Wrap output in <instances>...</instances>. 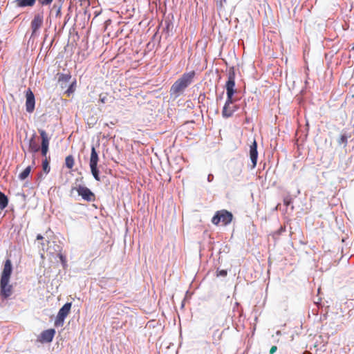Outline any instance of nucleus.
Segmentation results:
<instances>
[{
    "label": "nucleus",
    "instance_id": "nucleus-1",
    "mask_svg": "<svg viewBox=\"0 0 354 354\" xmlns=\"http://www.w3.org/2000/svg\"><path fill=\"white\" fill-rule=\"evenodd\" d=\"M235 76L234 68L231 67L227 71V81L225 86L227 100L222 110V115L225 118L232 116L234 113L238 109V106L233 104L235 101L233 95L236 93V89H235Z\"/></svg>",
    "mask_w": 354,
    "mask_h": 354
},
{
    "label": "nucleus",
    "instance_id": "nucleus-2",
    "mask_svg": "<svg viewBox=\"0 0 354 354\" xmlns=\"http://www.w3.org/2000/svg\"><path fill=\"white\" fill-rule=\"evenodd\" d=\"M196 75L194 71L183 73L170 88V95L176 98L183 93L185 89L193 82Z\"/></svg>",
    "mask_w": 354,
    "mask_h": 354
},
{
    "label": "nucleus",
    "instance_id": "nucleus-3",
    "mask_svg": "<svg viewBox=\"0 0 354 354\" xmlns=\"http://www.w3.org/2000/svg\"><path fill=\"white\" fill-rule=\"evenodd\" d=\"M232 218L233 215L231 212L226 209H222L215 213L212 218V223L215 225H218L221 222L223 225H227L232 222Z\"/></svg>",
    "mask_w": 354,
    "mask_h": 354
},
{
    "label": "nucleus",
    "instance_id": "nucleus-4",
    "mask_svg": "<svg viewBox=\"0 0 354 354\" xmlns=\"http://www.w3.org/2000/svg\"><path fill=\"white\" fill-rule=\"evenodd\" d=\"M98 161H99L98 154L95 150V147L92 146L89 165H90L91 173H92L94 178L96 180L100 181V178L99 176V170L97 169Z\"/></svg>",
    "mask_w": 354,
    "mask_h": 354
},
{
    "label": "nucleus",
    "instance_id": "nucleus-5",
    "mask_svg": "<svg viewBox=\"0 0 354 354\" xmlns=\"http://www.w3.org/2000/svg\"><path fill=\"white\" fill-rule=\"evenodd\" d=\"M75 190L78 195L87 202H93L95 200V196L93 192L87 187L84 185H78L71 188V192Z\"/></svg>",
    "mask_w": 354,
    "mask_h": 354
},
{
    "label": "nucleus",
    "instance_id": "nucleus-6",
    "mask_svg": "<svg viewBox=\"0 0 354 354\" xmlns=\"http://www.w3.org/2000/svg\"><path fill=\"white\" fill-rule=\"evenodd\" d=\"M71 306L72 304L68 302L59 309L54 322L55 326L59 327L64 325V319L70 313Z\"/></svg>",
    "mask_w": 354,
    "mask_h": 354
},
{
    "label": "nucleus",
    "instance_id": "nucleus-7",
    "mask_svg": "<svg viewBox=\"0 0 354 354\" xmlns=\"http://www.w3.org/2000/svg\"><path fill=\"white\" fill-rule=\"evenodd\" d=\"M44 23V15L42 12L37 13L30 23L32 29V36L35 35L37 31L41 28Z\"/></svg>",
    "mask_w": 354,
    "mask_h": 354
},
{
    "label": "nucleus",
    "instance_id": "nucleus-8",
    "mask_svg": "<svg viewBox=\"0 0 354 354\" xmlns=\"http://www.w3.org/2000/svg\"><path fill=\"white\" fill-rule=\"evenodd\" d=\"M39 133L41 139V152L42 156L46 157L48 151L50 138L44 129H39Z\"/></svg>",
    "mask_w": 354,
    "mask_h": 354
},
{
    "label": "nucleus",
    "instance_id": "nucleus-9",
    "mask_svg": "<svg viewBox=\"0 0 354 354\" xmlns=\"http://www.w3.org/2000/svg\"><path fill=\"white\" fill-rule=\"evenodd\" d=\"M56 331L53 328L45 330L38 337V341L41 343L51 342L54 338Z\"/></svg>",
    "mask_w": 354,
    "mask_h": 354
},
{
    "label": "nucleus",
    "instance_id": "nucleus-10",
    "mask_svg": "<svg viewBox=\"0 0 354 354\" xmlns=\"http://www.w3.org/2000/svg\"><path fill=\"white\" fill-rule=\"evenodd\" d=\"M26 109L28 113H32L35 109V95L30 88L26 92Z\"/></svg>",
    "mask_w": 354,
    "mask_h": 354
},
{
    "label": "nucleus",
    "instance_id": "nucleus-11",
    "mask_svg": "<svg viewBox=\"0 0 354 354\" xmlns=\"http://www.w3.org/2000/svg\"><path fill=\"white\" fill-rule=\"evenodd\" d=\"M12 274V263L10 259H7L5 261L3 269L1 276V280L3 282L6 281H10V278Z\"/></svg>",
    "mask_w": 354,
    "mask_h": 354
},
{
    "label": "nucleus",
    "instance_id": "nucleus-12",
    "mask_svg": "<svg viewBox=\"0 0 354 354\" xmlns=\"http://www.w3.org/2000/svg\"><path fill=\"white\" fill-rule=\"evenodd\" d=\"M250 157L252 162V168L257 165L258 151H257V142L255 140H253L250 146Z\"/></svg>",
    "mask_w": 354,
    "mask_h": 354
},
{
    "label": "nucleus",
    "instance_id": "nucleus-13",
    "mask_svg": "<svg viewBox=\"0 0 354 354\" xmlns=\"http://www.w3.org/2000/svg\"><path fill=\"white\" fill-rule=\"evenodd\" d=\"M10 281H3L0 280L1 294L4 298H7L12 294V286L9 284Z\"/></svg>",
    "mask_w": 354,
    "mask_h": 354
},
{
    "label": "nucleus",
    "instance_id": "nucleus-14",
    "mask_svg": "<svg viewBox=\"0 0 354 354\" xmlns=\"http://www.w3.org/2000/svg\"><path fill=\"white\" fill-rule=\"evenodd\" d=\"M29 151L32 153L38 152L40 149V147L38 143L36 141V135L33 134L30 139L29 140V145H28Z\"/></svg>",
    "mask_w": 354,
    "mask_h": 354
},
{
    "label": "nucleus",
    "instance_id": "nucleus-15",
    "mask_svg": "<svg viewBox=\"0 0 354 354\" xmlns=\"http://www.w3.org/2000/svg\"><path fill=\"white\" fill-rule=\"evenodd\" d=\"M36 0H16L15 3L18 7H32L35 5Z\"/></svg>",
    "mask_w": 354,
    "mask_h": 354
},
{
    "label": "nucleus",
    "instance_id": "nucleus-16",
    "mask_svg": "<svg viewBox=\"0 0 354 354\" xmlns=\"http://www.w3.org/2000/svg\"><path fill=\"white\" fill-rule=\"evenodd\" d=\"M54 247L56 248L54 249V250L55 252H57V256L59 257L63 266L65 267L66 266V257L62 254L60 246L57 244H55Z\"/></svg>",
    "mask_w": 354,
    "mask_h": 354
},
{
    "label": "nucleus",
    "instance_id": "nucleus-17",
    "mask_svg": "<svg viewBox=\"0 0 354 354\" xmlns=\"http://www.w3.org/2000/svg\"><path fill=\"white\" fill-rule=\"evenodd\" d=\"M58 75V82L62 84V87H63V83L68 82L71 78V75L69 73L67 74L60 73Z\"/></svg>",
    "mask_w": 354,
    "mask_h": 354
},
{
    "label": "nucleus",
    "instance_id": "nucleus-18",
    "mask_svg": "<svg viewBox=\"0 0 354 354\" xmlns=\"http://www.w3.org/2000/svg\"><path fill=\"white\" fill-rule=\"evenodd\" d=\"M8 204V197L0 191V209H5Z\"/></svg>",
    "mask_w": 354,
    "mask_h": 354
},
{
    "label": "nucleus",
    "instance_id": "nucleus-19",
    "mask_svg": "<svg viewBox=\"0 0 354 354\" xmlns=\"http://www.w3.org/2000/svg\"><path fill=\"white\" fill-rule=\"evenodd\" d=\"M75 165V160L72 155H68L65 158V165L68 169H71Z\"/></svg>",
    "mask_w": 354,
    "mask_h": 354
},
{
    "label": "nucleus",
    "instance_id": "nucleus-20",
    "mask_svg": "<svg viewBox=\"0 0 354 354\" xmlns=\"http://www.w3.org/2000/svg\"><path fill=\"white\" fill-rule=\"evenodd\" d=\"M31 171V167L28 166L25 169H24L19 174V178L21 180H24L26 178H28V176L30 175V173Z\"/></svg>",
    "mask_w": 354,
    "mask_h": 354
},
{
    "label": "nucleus",
    "instance_id": "nucleus-21",
    "mask_svg": "<svg viewBox=\"0 0 354 354\" xmlns=\"http://www.w3.org/2000/svg\"><path fill=\"white\" fill-rule=\"evenodd\" d=\"M42 169H43V171L46 174L49 173V171L50 170V165H49V162H48V160H47L46 158L42 162Z\"/></svg>",
    "mask_w": 354,
    "mask_h": 354
},
{
    "label": "nucleus",
    "instance_id": "nucleus-22",
    "mask_svg": "<svg viewBox=\"0 0 354 354\" xmlns=\"http://www.w3.org/2000/svg\"><path fill=\"white\" fill-rule=\"evenodd\" d=\"M108 93H103L100 94L99 96V101L102 104H105L108 102Z\"/></svg>",
    "mask_w": 354,
    "mask_h": 354
},
{
    "label": "nucleus",
    "instance_id": "nucleus-23",
    "mask_svg": "<svg viewBox=\"0 0 354 354\" xmlns=\"http://www.w3.org/2000/svg\"><path fill=\"white\" fill-rule=\"evenodd\" d=\"M292 202V198L290 196H287L283 198V204L288 207L289 206Z\"/></svg>",
    "mask_w": 354,
    "mask_h": 354
},
{
    "label": "nucleus",
    "instance_id": "nucleus-24",
    "mask_svg": "<svg viewBox=\"0 0 354 354\" xmlns=\"http://www.w3.org/2000/svg\"><path fill=\"white\" fill-rule=\"evenodd\" d=\"M347 136L346 135H342L338 140V143L339 145L344 144V145H346L347 144Z\"/></svg>",
    "mask_w": 354,
    "mask_h": 354
},
{
    "label": "nucleus",
    "instance_id": "nucleus-25",
    "mask_svg": "<svg viewBox=\"0 0 354 354\" xmlns=\"http://www.w3.org/2000/svg\"><path fill=\"white\" fill-rule=\"evenodd\" d=\"M76 82H73L68 87V88L66 90V93H68V95H70L71 93H73L75 91V85Z\"/></svg>",
    "mask_w": 354,
    "mask_h": 354
},
{
    "label": "nucleus",
    "instance_id": "nucleus-26",
    "mask_svg": "<svg viewBox=\"0 0 354 354\" xmlns=\"http://www.w3.org/2000/svg\"><path fill=\"white\" fill-rule=\"evenodd\" d=\"M53 0H38L39 3L42 6L49 5L53 2Z\"/></svg>",
    "mask_w": 354,
    "mask_h": 354
},
{
    "label": "nucleus",
    "instance_id": "nucleus-27",
    "mask_svg": "<svg viewBox=\"0 0 354 354\" xmlns=\"http://www.w3.org/2000/svg\"><path fill=\"white\" fill-rule=\"evenodd\" d=\"M277 350V347L276 346H272L270 350V354H273Z\"/></svg>",
    "mask_w": 354,
    "mask_h": 354
},
{
    "label": "nucleus",
    "instance_id": "nucleus-28",
    "mask_svg": "<svg viewBox=\"0 0 354 354\" xmlns=\"http://www.w3.org/2000/svg\"><path fill=\"white\" fill-rule=\"evenodd\" d=\"M219 273L222 276H226L227 275V271L224 270H221Z\"/></svg>",
    "mask_w": 354,
    "mask_h": 354
},
{
    "label": "nucleus",
    "instance_id": "nucleus-29",
    "mask_svg": "<svg viewBox=\"0 0 354 354\" xmlns=\"http://www.w3.org/2000/svg\"><path fill=\"white\" fill-rule=\"evenodd\" d=\"M47 251H48V252L50 255H53V254H54V252H53V251L51 250V247H49V248H48V250H47Z\"/></svg>",
    "mask_w": 354,
    "mask_h": 354
},
{
    "label": "nucleus",
    "instance_id": "nucleus-30",
    "mask_svg": "<svg viewBox=\"0 0 354 354\" xmlns=\"http://www.w3.org/2000/svg\"><path fill=\"white\" fill-rule=\"evenodd\" d=\"M37 240H43V239H44V237H43V236H42V235H41V234H38V235L37 236Z\"/></svg>",
    "mask_w": 354,
    "mask_h": 354
},
{
    "label": "nucleus",
    "instance_id": "nucleus-31",
    "mask_svg": "<svg viewBox=\"0 0 354 354\" xmlns=\"http://www.w3.org/2000/svg\"><path fill=\"white\" fill-rule=\"evenodd\" d=\"M284 230H285L284 228L281 227L280 230L279 232H277V234H279L281 231H284Z\"/></svg>",
    "mask_w": 354,
    "mask_h": 354
},
{
    "label": "nucleus",
    "instance_id": "nucleus-32",
    "mask_svg": "<svg viewBox=\"0 0 354 354\" xmlns=\"http://www.w3.org/2000/svg\"><path fill=\"white\" fill-rule=\"evenodd\" d=\"M220 6L221 7L222 6V1H221V3H220Z\"/></svg>",
    "mask_w": 354,
    "mask_h": 354
}]
</instances>
